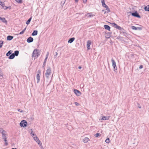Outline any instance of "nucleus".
I'll return each instance as SVG.
<instances>
[{
    "mask_svg": "<svg viewBox=\"0 0 149 149\" xmlns=\"http://www.w3.org/2000/svg\"><path fill=\"white\" fill-rule=\"evenodd\" d=\"M32 17H31L27 21V22H26V24H27V25L29 24L31 22V19Z\"/></svg>",
    "mask_w": 149,
    "mask_h": 149,
    "instance_id": "25",
    "label": "nucleus"
},
{
    "mask_svg": "<svg viewBox=\"0 0 149 149\" xmlns=\"http://www.w3.org/2000/svg\"><path fill=\"white\" fill-rule=\"evenodd\" d=\"M27 123L26 121L25 120H22L20 123V125L21 126L24 127H26Z\"/></svg>",
    "mask_w": 149,
    "mask_h": 149,
    "instance_id": "5",
    "label": "nucleus"
},
{
    "mask_svg": "<svg viewBox=\"0 0 149 149\" xmlns=\"http://www.w3.org/2000/svg\"><path fill=\"white\" fill-rule=\"evenodd\" d=\"M18 111H20V110H18Z\"/></svg>",
    "mask_w": 149,
    "mask_h": 149,
    "instance_id": "48",
    "label": "nucleus"
},
{
    "mask_svg": "<svg viewBox=\"0 0 149 149\" xmlns=\"http://www.w3.org/2000/svg\"><path fill=\"white\" fill-rule=\"evenodd\" d=\"M143 68V66L142 65H141L140 66H139V69H141L142 68Z\"/></svg>",
    "mask_w": 149,
    "mask_h": 149,
    "instance_id": "38",
    "label": "nucleus"
},
{
    "mask_svg": "<svg viewBox=\"0 0 149 149\" xmlns=\"http://www.w3.org/2000/svg\"><path fill=\"white\" fill-rule=\"evenodd\" d=\"M75 38L74 37L70 38L68 41V42L70 43H72L74 40Z\"/></svg>",
    "mask_w": 149,
    "mask_h": 149,
    "instance_id": "15",
    "label": "nucleus"
},
{
    "mask_svg": "<svg viewBox=\"0 0 149 149\" xmlns=\"http://www.w3.org/2000/svg\"><path fill=\"white\" fill-rule=\"evenodd\" d=\"M3 43V41L0 40V47H2Z\"/></svg>",
    "mask_w": 149,
    "mask_h": 149,
    "instance_id": "35",
    "label": "nucleus"
},
{
    "mask_svg": "<svg viewBox=\"0 0 149 149\" xmlns=\"http://www.w3.org/2000/svg\"><path fill=\"white\" fill-rule=\"evenodd\" d=\"M0 20L2 21L4 23L6 24H7V21L6 19L5 18H2L0 17Z\"/></svg>",
    "mask_w": 149,
    "mask_h": 149,
    "instance_id": "12",
    "label": "nucleus"
},
{
    "mask_svg": "<svg viewBox=\"0 0 149 149\" xmlns=\"http://www.w3.org/2000/svg\"><path fill=\"white\" fill-rule=\"evenodd\" d=\"M52 73V70L50 68H48L46 70V72L45 74V76L46 77L48 78Z\"/></svg>",
    "mask_w": 149,
    "mask_h": 149,
    "instance_id": "3",
    "label": "nucleus"
},
{
    "mask_svg": "<svg viewBox=\"0 0 149 149\" xmlns=\"http://www.w3.org/2000/svg\"><path fill=\"white\" fill-rule=\"evenodd\" d=\"M56 55H57V53H56Z\"/></svg>",
    "mask_w": 149,
    "mask_h": 149,
    "instance_id": "46",
    "label": "nucleus"
},
{
    "mask_svg": "<svg viewBox=\"0 0 149 149\" xmlns=\"http://www.w3.org/2000/svg\"><path fill=\"white\" fill-rule=\"evenodd\" d=\"M101 0V1H103V0Z\"/></svg>",
    "mask_w": 149,
    "mask_h": 149,
    "instance_id": "49",
    "label": "nucleus"
},
{
    "mask_svg": "<svg viewBox=\"0 0 149 149\" xmlns=\"http://www.w3.org/2000/svg\"><path fill=\"white\" fill-rule=\"evenodd\" d=\"M31 134H32V136H35V135L34 134H33V132L32 131L31 132Z\"/></svg>",
    "mask_w": 149,
    "mask_h": 149,
    "instance_id": "39",
    "label": "nucleus"
},
{
    "mask_svg": "<svg viewBox=\"0 0 149 149\" xmlns=\"http://www.w3.org/2000/svg\"><path fill=\"white\" fill-rule=\"evenodd\" d=\"M13 38V36H8L7 37V40H12Z\"/></svg>",
    "mask_w": 149,
    "mask_h": 149,
    "instance_id": "17",
    "label": "nucleus"
},
{
    "mask_svg": "<svg viewBox=\"0 0 149 149\" xmlns=\"http://www.w3.org/2000/svg\"><path fill=\"white\" fill-rule=\"evenodd\" d=\"M5 144L6 146L8 145V143L7 142H5Z\"/></svg>",
    "mask_w": 149,
    "mask_h": 149,
    "instance_id": "40",
    "label": "nucleus"
},
{
    "mask_svg": "<svg viewBox=\"0 0 149 149\" xmlns=\"http://www.w3.org/2000/svg\"><path fill=\"white\" fill-rule=\"evenodd\" d=\"M142 29V28L141 27H137V30H141Z\"/></svg>",
    "mask_w": 149,
    "mask_h": 149,
    "instance_id": "36",
    "label": "nucleus"
},
{
    "mask_svg": "<svg viewBox=\"0 0 149 149\" xmlns=\"http://www.w3.org/2000/svg\"><path fill=\"white\" fill-rule=\"evenodd\" d=\"M0 4L2 8L5 10L7 9L8 8V7H7L5 6L4 3L3 2H2L1 1H0Z\"/></svg>",
    "mask_w": 149,
    "mask_h": 149,
    "instance_id": "9",
    "label": "nucleus"
},
{
    "mask_svg": "<svg viewBox=\"0 0 149 149\" xmlns=\"http://www.w3.org/2000/svg\"><path fill=\"white\" fill-rule=\"evenodd\" d=\"M15 56V54H14V53H13L8 58L10 59H12L14 58Z\"/></svg>",
    "mask_w": 149,
    "mask_h": 149,
    "instance_id": "18",
    "label": "nucleus"
},
{
    "mask_svg": "<svg viewBox=\"0 0 149 149\" xmlns=\"http://www.w3.org/2000/svg\"><path fill=\"white\" fill-rule=\"evenodd\" d=\"M111 61L112 63V66L113 68L114 71H115L116 70H117V69L116 65V63L115 61L114 60L113 58L111 59Z\"/></svg>",
    "mask_w": 149,
    "mask_h": 149,
    "instance_id": "4",
    "label": "nucleus"
},
{
    "mask_svg": "<svg viewBox=\"0 0 149 149\" xmlns=\"http://www.w3.org/2000/svg\"><path fill=\"white\" fill-rule=\"evenodd\" d=\"M132 29L134 30H137V27L134 26H132L131 27Z\"/></svg>",
    "mask_w": 149,
    "mask_h": 149,
    "instance_id": "31",
    "label": "nucleus"
},
{
    "mask_svg": "<svg viewBox=\"0 0 149 149\" xmlns=\"http://www.w3.org/2000/svg\"><path fill=\"white\" fill-rule=\"evenodd\" d=\"M40 50L36 49H35L33 52V56L35 58H37L40 54Z\"/></svg>",
    "mask_w": 149,
    "mask_h": 149,
    "instance_id": "1",
    "label": "nucleus"
},
{
    "mask_svg": "<svg viewBox=\"0 0 149 149\" xmlns=\"http://www.w3.org/2000/svg\"><path fill=\"white\" fill-rule=\"evenodd\" d=\"M19 51H15V53H14V54H15V56H17L19 54Z\"/></svg>",
    "mask_w": 149,
    "mask_h": 149,
    "instance_id": "27",
    "label": "nucleus"
},
{
    "mask_svg": "<svg viewBox=\"0 0 149 149\" xmlns=\"http://www.w3.org/2000/svg\"><path fill=\"white\" fill-rule=\"evenodd\" d=\"M102 118H101V119L103 120H108L109 119V118H107V117L104 116H102Z\"/></svg>",
    "mask_w": 149,
    "mask_h": 149,
    "instance_id": "26",
    "label": "nucleus"
},
{
    "mask_svg": "<svg viewBox=\"0 0 149 149\" xmlns=\"http://www.w3.org/2000/svg\"><path fill=\"white\" fill-rule=\"evenodd\" d=\"M33 40V38L31 37H30L27 39V41L28 42L30 43L32 42Z\"/></svg>",
    "mask_w": 149,
    "mask_h": 149,
    "instance_id": "11",
    "label": "nucleus"
},
{
    "mask_svg": "<svg viewBox=\"0 0 149 149\" xmlns=\"http://www.w3.org/2000/svg\"><path fill=\"white\" fill-rule=\"evenodd\" d=\"M26 29V27L22 31H21L19 33V34L20 35L23 34L24 33Z\"/></svg>",
    "mask_w": 149,
    "mask_h": 149,
    "instance_id": "29",
    "label": "nucleus"
},
{
    "mask_svg": "<svg viewBox=\"0 0 149 149\" xmlns=\"http://www.w3.org/2000/svg\"><path fill=\"white\" fill-rule=\"evenodd\" d=\"M13 51L12 50H10L6 54V56H8L10 55L11 53L13 52Z\"/></svg>",
    "mask_w": 149,
    "mask_h": 149,
    "instance_id": "22",
    "label": "nucleus"
},
{
    "mask_svg": "<svg viewBox=\"0 0 149 149\" xmlns=\"http://www.w3.org/2000/svg\"><path fill=\"white\" fill-rule=\"evenodd\" d=\"M79 0H75V1L76 2H78Z\"/></svg>",
    "mask_w": 149,
    "mask_h": 149,
    "instance_id": "42",
    "label": "nucleus"
},
{
    "mask_svg": "<svg viewBox=\"0 0 149 149\" xmlns=\"http://www.w3.org/2000/svg\"><path fill=\"white\" fill-rule=\"evenodd\" d=\"M48 55H49V53L48 52H47L46 55V57L45 58V62H46V60L47 59V58H48Z\"/></svg>",
    "mask_w": 149,
    "mask_h": 149,
    "instance_id": "34",
    "label": "nucleus"
},
{
    "mask_svg": "<svg viewBox=\"0 0 149 149\" xmlns=\"http://www.w3.org/2000/svg\"><path fill=\"white\" fill-rule=\"evenodd\" d=\"M41 74V71L40 70H39L37 72L36 74V78L37 79V83H38L40 80V76Z\"/></svg>",
    "mask_w": 149,
    "mask_h": 149,
    "instance_id": "2",
    "label": "nucleus"
},
{
    "mask_svg": "<svg viewBox=\"0 0 149 149\" xmlns=\"http://www.w3.org/2000/svg\"><path fill=\"white\" fill-rule=\"evenodd\" d=\"M91 40H88L87 42V47H90V45H91Z\"/></svg>",
    "mask_w": 149,
    "mask_h": 149,
    "instance_id": "21",
    "label": "nucleus"
},
{
    "mask_svg": "<svg viewBox=\"0 0 149 149\" xmlns=\"http://www.w3.org/2000/svg\"><path fill=\"white\" fill-rule=\"evenodd\" d=\"M18 111H20V110H18Z\"/></svg>",
    "mask_w": 149,
    "mask_h": 149,
    "instance_id": "47",
    "label": "nucleus"
},
{
    "mask_svg": "<svg viewBox=\"0 0 149 149\" xmlns=\"http://www.w3.org/2000/svg\"><path fill=\"white\" fill-rule=\"evenodd\" d=\"M15 1L17 3H22V0H15Z\"/></svg>",
    "mask_w": 149,
    "mask_h": 149,
    "instance_id": "32",
    "label": "nucleus"
},
{
    "mask_svg": "<svg viewBox=\"0 0 149 149\" xmlns=\"http://www.w3.org/2000/svg\"><path fill=\"white\" fill-rule=\"evenodd\" d=\"M88 49H90V47H88Z\"/></svg>",
    "mask_w": 149,
    "mask_h": 149,
    "instance_id": "43",
    "label": "nucleus"
},
{
    "mask_svg": "<svg viewBox=\"0 0 149 149\" xmlns=\"http://www.w3.org/2000/svg\"><path fill=\"white\" fill-rule=\"evenodd\" d=\"M74 92L76 95L77 96H80L81 94V92L79 91L77 89H74Z\"/></svg>",
    "mask_w": 149,
    "mask_h": 149,
    "instance_id": "7",
    "label": "nucleus"
},
{
    "mask_svg": "<svg viewBox=\"0 0 149 149\" xmlns=\"http://www.w3.org/2000/svg\"><path fill=\"white\" fill-rule=\"evenodd\" d=\"M102 6H106V4L105 3V1L104 0H103L102 1Z\"/></svg>",
    "mask_w": 149,
    "mask_h": 149,
    "instance_id": "30",
    "label": "nucleus"
},
{
    "mask_svg": "<svg viewBox=\"0 0 149 149\" xmlns=\"http://www.w3.org/2000/svg\"><path fill=\"white\" fill-rule=\"evenodd\" d=\"M131 15L133 16L138 17L139 18H140L141 17L140 15H139V13L137 12V11H135L134 13H132Z\"/></svg>",
    "mask_w": 149,
    "mask_h": 149,
    "instance_id": "6",
    "label": "nucleus"
},
{
    "mask_svg": "<svg viewBox=\"0 0 149 149\" xmlns=\"http://www.w3.org/2000/svg\"><path fill=\"white\" fill-rule=\"evenodd\" d=\"M145 10L146 11H149V5L145 6L144 8Z\"/></svg>",
    "mask_w": 149,
    "mask_h": 149,
    "instance_id": "20",
    "label": "nucleus"
},
{
    "mask_svg": "<svg viewBox=\"0 0 149 149\" xmlns=\"http://www.w3.org/2000/svg\"><path fill=\"white\" fill-rule=\"evenodd\" d=\"M38 34V31L37 30H34L32 33V36H35L37 35Z\"/></svg>",
    "mask_w": 149,
    "mask_h": 149,
    "instance_id": "16",
    "label": "nucleus"
},
{
    "mask_svg": "<svg viewBox=\"0 0 149 149\" xmlns=\"http://www.w3.org/2000/svg\"><path fill=\"white\" fill-rule=\"evenodd\" d=\"M78 68H79V69H81V66H79V67Z\"/></svg>",
    "mask_w": 149,
    "mask_h": 149,
    "instance_id": "41",
    "label": "nucleus"
},
{
    "mask_svg": "<svg viewBox=\"0 0 149 149\" xmlns=\"http://www.w3.org/2000/svg\"><path fill=\"white\" fill-rule=\"evenodd\" d=\"M74 104H75V105L76 106H79V103H77V102H74Z\"/></svg>",
    "mask_w": 149,
    "mask_h": 149,
    "instance_id": "37",
    "label": "nucleus"
},
{
    "mask_svg": "<svg viewBox=\"0 0 149 149\" xmlns=\"http://www.w3.org/2000/svg\"><path fill=\"white\" fill-rule=\"evenodd\" d=\"M113 26H114L115 28H116L117 29H118L119 30H121L122 29V28L120 27V26H118L117 24L115 23H113Z\"/></svg>",
    "mask_w": 149,
    "mask_h": 149,
    "instance_id": "8",
    "label": "nucleus"
},
{
    "mask_svg": "<svg viewBox=\"0 0 149 149\" xmlns=\"http://www.w3.org/2000/svg\"><path fill=\"white\" fill-rule=\"evenodd\" d=\"M104 7L106 8V10H107V12H110V10L109 9V8L108 6L106 4V6H103Z\"/></svg>",
    "mask_w": 149,
    "mask_h": 149,
    "instance_id": "23",
    "label": "nucleus"
},
{
    "mask_svg": "<svg viewBox=\"0 0 149 149\" xmlns=\"http://www.w3.org/2000/svg\"><path fill=\"white\" fill-rule=\"evenodd\" d=\"M34 139L35 141H36L39 144H40V141L39 140L37 136L34 137Z\"/></svg>",
    "mask_w": 149,
    "mask_h": 149,
    "instance_id": "14",
    "label": "nucleus"
},
{
    "mask_svg": "<svg viewBox=\"0 0 149 149\" xmlns=\"http://www.w3.org/2000/svg\"><path fill=\"white\" fill-rule=\"evenodd\" d=\"M87 15H89L88 16V17H93L94 15H93L92 13H88L87 14Z\"/></svg>",
    "mask_w": 149,
    "mask_h": 149,
    "instance_id": "24",
    "label": "nucleus"
},
{
    "mask_svg": "<svg viewBox=\"0 0 149 149\" xmlns=\"http://www.w3.org/2000/svg\"><path fill=\"white\" fill-rule=\"evenodd\" d=\"M6 132L4 131L3 130L2 131V133L3 134L2 136L3 137V139H4V141H5V142H7V140H6V138L5 136L6 134H5Z\"/></svg>",
    "mask_w": 149,
    "mask_h": 149,
    "instance_id": "10",
    "label": "nucleus"
},
{
    "mask_svg": "<svg viewBox=\"0 0 149 149\" xmlns=\"http://www.w3.org/2000/svg\"><path fill=\"white\" fill-rule=\"evenodd\" d=\"M11 149H17L16 148H12Z\"/></svg>",
    "mask_w": 149,
    "mask_h": 149,
    "instance_id": "45",
    "label": "nucleus"
},
{
    "mask_svg": "<svg viewBox=\"0 0 149 149\" xmlns=\"http://www.w3.org/2000/svg\"><path fill=\"white\" fill-rule=\"evenodd\" d=\"M104 27L106 29H107L109 31L110 30V27L108 25H104Z\"/></svg>",
    "mask_w": 149,
    "mask_h": 149,
    "instance_id": "13",
    "label": "nucleus"
},
{
    "mask_svg": "<svg viewBox=\"0 0 149 149\" xmlns=\"http://www.w3.org/2000/svg\"><path fill=\"white\" fill-rule=\"evenodd\" d=\"M105 142L107 143H109L110 142V141L109 138H107L105 141Z\"/></svg>",
    "mask_w": 149,
    "mask_h": 149,
    "instance_id": "28",
    "label": "nucleus"
},
{
    "mask_svg": "<svg viewBox=\"0 0 149 149\" xmlns=\"http://www.w3.org/2000/svg\"><path fill=\"white\" fill-rule=\"evenodd\" d=\"M101 135L99 133H97L95 135V136L96 137H97L99 136H100Z\"/></svg>",
    "mask_w": 149,
    "mask_h": 149,
    "instance_id": "33",
    "label": "nucleus"
},
{
    "mask_svg": "<svg viewBox=\"0 0 149 149\" xmlns=\"http://www.w3.org/2000/svg\"><path fill=\"white\" fill-rule=\"evenodd\" d=\"M8 7V8H10H10H11V7H10V6H9V7Z\"/></svg>",
    "mask_w": 149,
    "mask_h": 149,
    "instance_id": "44",
    "label": "nucleus"
},
{
    "mask_svg": "<svg viewBox=\"0 0 149 149\" xmlns=\"http://www.w3.org/2000/svg\"><path fill=\"white\" fill-rule=\"evenodd\" d=\"M88 141L89 138L87 137L83 139V141L85 143H87Z\"/></svg>",
    "mask_w": 149,
    "mask_h": 149,
    "instance_id": "19",
    "label": "nucleus"
}]
</instances>
